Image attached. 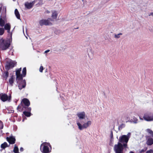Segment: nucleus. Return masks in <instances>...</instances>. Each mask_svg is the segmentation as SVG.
<instances>
[{"label":"nucleus","mask_w":153,"mask_h":153,"mask_svg":"<svg viewBox=\"0 0 153 153\" xmlns=\"http://www.w3.org/2000/svg\"><path fill=\"white\" fill-rule=\"evenodd\" d=\"M131 133H128L127 135H123L119 137V142L114 145V149L116 153H123V146L127 147V143L130 137Z\"/></svg>","instance_id":"1"},{"label":"nucleus","mask_w":153,"mask_h":153,"mask_svg":"<svg viewBox=\"0 0 153 153\" xmlns=\"http://www.w3.org/2000/svg\"><path fill=\"white\" fill-rule=\"evenodd\" d=\"M91 121H89L82 125L81 124V123H80L79 120H76V124L78 126L79 129L80 130H83L84 128H87L91 125Z\"/></svg>","instance_id":"2"},{"label":"nucleus","mask_w":153,"mask_h":153,"mask_svg":"<svg viewBox=\"0 0 153 153\" xmlns=\"http://www.w3.org/2000/svg\"><path fill=\"white\" fill-rule=\"evenodd\" d=\"M10 44L8 41H4L3 39H0V47L3 50L7 49L9 46Z\"/></svg>","instance_id":"3"},{"label":"nucleus","mask_w":153,"mask_h":153,"mask_svg":"<svg viewBox=\"0 0 153 153\" xmlns=\"http://www.w3.org/2000/svg\"><path fill=\"white\" fill-rule=\"evenodd\" d=\"M48 146H50L48 143H44L41 144L40 146V150L44 153H48L49 152Z\"/></svg>","instance_id":"4"},{"label":"nucleus","mask_w":153,"mask_h":153,"mask_svg":"<svg viewBox=\"0 0 153 153\" xmlns=\"http://www.w3.org/2000/svg\"><path fill=\"white\" fill-rule=\"evenodd\" d=\"M50 21H52V20L51 18H49L47 20L42 19L39 21V24L41 26L43 25H51L52 24L50 22Z\"/></svg>","instance_id":"5"},{"label":"nucleus","mask_w":153,"mask_h":153,"mask_svg":"<svg viewBox=\"0 0 153 153\" xmlns=\"http://www.w3.org/2000/svg\"><path fill=\"white\" fill-rule=\"evenodd\" d=\"M143 118L144 119L147 121H150L153 120V115H151L149 114L146 113L144 114Z\"/></svg>","instance_id":"6"},{"label":"nucleus","mask_w":153,"mask_h":153,"mask_svg":"<svg viewBox=\"0 0 153 153\" xmlns=\"http://www.w3.org/2000/svg\"><path fill=\"white\" fill-rule=\"evenodd\" d=\"M77 115L79 119L77 120H79L80 123H82L83 121L82 119H84L85 117V113L84 112H79L77 114Z\"/></svg>","instance_id":"7"},{"label":"nucleus","mask_w":153,"mask_h":153,"mask_svg":"<svg viewBox=\"0 0 153 153\" xmlns=\"http://www.w3.org/2000/svg\"><path fill=\"white\" fill-rule=\"evenodd\" d=\"M0 99L3 102H5L6 101H9L10 100V97H8L5 94H0Z\"/></svg>","instance_id":"8"},{"label":"nucleus","mask_w":153,"mask_h":153,"mask_svg":"<svg viewBox=\"0 0 153 153\" xmlns=\"http://www.w3.org/2000/svg\"><path fill=\"white\" fill-rule=\"evenodd\" d=\"M15 65V63L12 61H8L7 62L5 66V68L7 70H9L10 68L13 67Z\"/></svg>","instance_id":"9"},{"label":"nucleus","mask_w":153,"mask_h":153,"mask_svg":"<svg viewBox=\"0 0 153 153\" xmlns=\"http://www.w3.org/2000/svg\"><path fill=\"white\" fill-rule=\"evenodd\" d=\"M22 68H20L16 70V80H21L22 78L23 75L20 74Z\"/></svg>","instance_id":"10"},{"label":"nucleus","mask_w":153,"mask_h":153,"mask_svg":"<svg viewBox=\"0 0 153 153\" xmlns=\"http://www.w3.org/2000/svg\"><path fill=\"white\" fill-rule=\"evenodd\" d=\"M4 26V30H7V32L9 33V35L11 36H12V33L10 32V29L11 28V26L10 24L9 23H7L5 24Z\"/></svg>","instance_id":"11"},{"label":"nucleus","mask_w":153,"mask_h":153,"mask_svg":"<svg viewBox=\"0 0 153 153\" xmlns=\"http://www.w3.org/2000/svg\"><path fill=\"white\" fill-rule=\"evenodd\" d=\"M7 141L10 144H13L15 142L16 139L13 136H10L9 137H7L6 138Z\"/></svg>","instance_id":"12"},{"label":"nucleus","mask_w":153,"mask_h":153,"mask_svg":"<svg viewBox=\"0 0 153 153\" xmlns=\"http://www.w3.org/2000/svg\"><path fill=\"white\" fill-rule=\"evenodd\" d=\"M147 141L146 144L148 146H151L153 144V138L149 136H146Z\"/></svg>","instance_id":"13"},{"label":"nucleus","mask_w":153,"mask_h":153,"mask_svg":"<svg viewBox=\"0 0 153 153\" xmlns=\"http://www.w3.org/2000/svg\"><path fill=\"white\" fill-rule=\"evenodd\" d=\"M26 85V82L25 80H23L22 81V84H20L18 85L19 89L20 90L22 88H24Z\"/></svg>","instance_id":"14"},{"label":"nucleus","mask_w":153,"mask_h":153,"mask_svg":"<svg viewBox=\"0 0 153 153\" xmlns=\"http://www.w3.org/2000/svg\"><path fill=\"white\" fill-rule=\"evenodd\" d=\"M33 4L32 3L26 2L25 3V6L28 9H30L32 7Z\"/></svg>","instance_id":"15"},{"label":"nucleus","mask_w":153,"mask_h":153,"mask_svg":"<svg viewBox=\"0 0 153 153\" xmlns=\"http://www.w3.org/2000/svg\"><path fill=\"white\" fill-rule=\"evenodd\" d=\"M22 102L25 105L27 106H28L30 105V102L29 100L26 98H24L22 100Z\"/></svg>","instance_id":"16"},{"label":"nucleus","mask_w":153,"mask_h":153,"mask_svg":"<svg viewBox=\"0 0 153 153\" xmlns=\"http://www.w3.org/2000/svg\"><path fill=\"white\" fill-rule=\"evenodd\" d=\"M14 80V76H11L10 78L9 79V83L11 86H12L13 85Z\"/></svg>","instance_id":"17"},{"label":"nucleus","mask_w":153,"mask_h":153,"mask_svg":"<svg viewBox=\"0 0 153 153\" xmlns=\"http://www.w3.org/2000/svg\"><path fill=\"white\" fill-rule=\"evenodd\" d=\"M52 17L55 19H56L57 18L58 13L56 11H54L52 12Z\"/></svg>","instance_id":"18"},{"label":"nucleus","mask_w":153,"mask_h":153,"mask_svg":"<svg viewBox=\"0 0 153 153\" xmlns=\"http://www.w3.org/2000/svg\"><path fill=\"white\" fill-rule=\"evenodd\" d=\"M146 131L152 137H153V131L150 129L148 128L146 129Z\"/></svg>","instance_id":"19"},{"label":"nucleus","mask_w":153,"mask_h":153,"mask_svg":"<svg viewBox=\"0 0 153 153\" xmlns=\"http://www.w3.org/2000/svg\"><path fill=\"white\" fill-rule=\"evenodd\" d=\"M15 14L17 18L18 19H20V15L18 10L16 9H15Z\"/></svg>","instance_id":"20"},{"label":"nucleus","mask_w":153,"mask_h":153,"mask_svg":"<svg viewBox=\"0 0 153 153\" xmlns=\"http://www.w3.org/2000/svg\"><path fill=\"white\" fill-rule=\"evenodd\" d=\"M5 22L2 19L1 16L0 18V26L1 27H3L5 25Z\"/></svg>","instance_id":"21"},{"label":"nucleus","mask_w":153,"mask_h":153,"mask_svg":"<svg viewBox=\"0 0 153 153\" xmlns=\"http://www.w3.org/2000/svg\"><path fill=\"white\" fill-rule=\"evenodd\" d=\"M1 147L2 149H4L6 147H8V146L6 142H4L3 143L1 144Z\"/></svg>","instance_id":"22"},{"label":"nucleus","mask_w":153,"mask_h":153,"mask_svg":"<svg viewBox=\"0 0 153 153\" xmlns=\"http://www.w3.org/2000/svg\"><path fill=\"white\" fill-rule=\"evenodd\" d=\"M122 33H120L117 34H115L114 35V37L116 39H119L120 37V36L122 35Z\"/></svg>","instance_id":"23"},{"label":"nucleus","mask_w":153,"mask_h":153,"mask_svg":"<svg viewBox=\"0 0 153 153\" xmlns=\"http://www.w3.org/2000/svg\"><path fill=\"white\" fill-rule=\"evenodd\" d=\"M13 152L15 153H18L19 152L18 148L16 145L14 148Z\"/></svg>","instance_id":"24"},{"label":"nucleus","mask_w":153,"mask_h":153,"mask_svg":"<svg viewBox=\"0 0 153 153\" xmlns=\"http://www.w3.org/2000/svg\"><path fill=\"white\" fill-rule=\"evenodd\" d=\"M23 113L27 117H29L30 116L31 113L29 112L25 111H24Z\"/></svg>","instance_id":"25"},{"label":"nucleus","mask_w":153,"mask_h":153,"mask_svg":"<svg viewBox=\"0 0 153 153\" xmlns=\"http://www.w3.org/2000/svg\"><path fill=\"white\" fill-rule=\"evenodd\" d=\"M4 32V28H0V36L3 34Z\"/></svg>","instance_id":"26"},{"label":"nucleus","mask_w":153,"mask_h":153,"mask_svg":"<svg viewBox=\"0 0 153 153\" xmlns=\"http://www.w3.org/2000/svg\"><path fill=\"white\" fill-rule=\"evenodd\" d=\"M131 120H132L133 122L134 123H136L137 122V119L135 117H133Z\"/></svg>","instance_id":"27"},{"label":"nucleus","mask_w":153,"mask_h":153,"mask_svg":"<svg viewBox=\"0 0 153 153\" xmlns=\"http://www.w3.org/2000/svg\"><path fill=\"white\" fill-rule=\"evenodd\" d=\"M22 74L24 77L25 76L26 74V68H24L22 70Z\"/></svg>","instance_id":"28"},{"label":"nucleus","mask_w":153,"mask_h":153,"mask_svg":"<svg viewBox=\"0 0 153 153\" xmlns=\"http://www.w3.org/2000/svg\"><path fill=\"white\" fill-rule=\"evenodd\" d=\"M3 124L2 122L0 120V129H1L3 128Z\"/></svg>","instance_id":"29"},{"label":"nucleus","mask_w":153,"mask_h":153,"mask_svg":"<svg viewBox=\"0 0 153 153\" xmlns=\"http://www.w3.org/2000/svg\"><path fill=\"white\" fill-rule=\"evenodd\" d=\"M9 73L8 72H6L5 73L4 77L6 79H7Z\"/></svg>","instance_id":"30"},{"label":"nucleus","mask_w":153,"mask_h":153,"mask_svg":"<svg viewBox=\"0 0 153 153\" xmlns=\"http://www.w3.org/2000/svg\"><path fill=\"white\" fill-rule=\"evenodd\" d=\"M43 67L42 66H41L39 69V71L40 72H42L43 70Z\"/></svg>","instance_id":"31"},{"label":"nucleus","mask_w":153,"mask_h":153,"mask_svg":"<svg viewBox=\"0 0 153 153\" xmlns=\"http://www.w3.org/2000/svg\"><path fill=\"white\" fill-rule=\"evenodd\" d=\"M146 153H153V150L152 149H150L149 150L147 151Z\"/></svg>","instance_id":"32"},{"label":"nucleus","mask_w":153,"mask_h":153,"mask_svg":"<svg viewBox=\"0 0 153 153\" xmlns=\"http://www.w3.org/2000/svg\"><path fill=\"white\" fill-rule=\"evenodd\" d=\"M113 141H112V140L111 139V140H110V145L111 146H113Z\"/></svg>","instance_id":"33"},{"label":"nucleus","mask_w":153,"mask_h":153,"mask_svg":"<svg viewBox=\"0 0 153 153\" xmlns=\"http://www.w3.org/2000/svg\"><path fill=\"white\" fill-rule=\"evenodd\" d=\"M2 131L1 129H0V136L2 135Z\"/></svg>","instance_id":"34"},{"label":"nucleus","mask_w":153,"mask_h":153,"mask_svg":"<svg viewBox=\"0 0 153 153\" xmlns=\"http://www.w3.org/2000/svg\"><path fill=\"white\" fill-rule=\"evenodd\" d=\"M50 51V50H48L46 51H45V53H47L49 52Z\"/></svg>","instance_id":"35"},{"label":"nucleus","mask_w":153,"mask_h":153,"mask_svg":"<svg viewBox=\"0 0 153 153\" xmlns=\"http://www.w3.org/2000/svg\"><path fill=\"white\" fill-rule=\"evenodd\" d=\"M23 150V149L22 147H21L20 149V151L21 152H22Z\"/></svg>","instance_id":"36"},{"label":"nucleus","mask_w":153,"mask_h":153,"mask_svg":"<svg viewBox=\"0 0 153 153\" xmlns=\"http://www.w3.org/2000/svg\"><path fill=\"white\" fill-rule=\"evenodd\" d=\"M110 135H111V138L112 137H113V133H112V131H111Z\"/></svg>","instance_id":"37"},{"label":"nucleus","mask_w":153,"mask_h":153,"mask_svg":"<svg viewBox=\"0 0 153 153\" xmlns=\"http://www.w3.org/2000/svg\"><path fill=\"white\" fill-rule=\"evenodd\" d=\"M45 13H50V12L48 10H47L46 11Z\"/></svg>","instance_id":"38"},{"label":"nucleus","mask_w":153,"mask_h":153,"mask_svg":"<svg viewBox=\"0 0 153 153\" xmlns=\"http://www.w3.org/2000/svg\"><path fill=\"white\" fill-rule=\"evenodd\" d=\"M152 15H153V13H151L149 14V16H150V15H152Z\"/></svg>","instance_id":"39"},{"label":"nucleus","mask_w":153,"mask_h":153,"mask_svg":"<svg viewBox=\"0 0 153 153\" xmlns=\"http://www.w3.org/2000/svg\"><path fill=\"white\" fill-rule=\"evenodd\" d=\"M88 56H89V58H90V59H92V57H92V56H89V54H88Z\"/></svg>","instance_id":"40"},{"label":"nucleus","mask_w":153,"mask_h":153,"mask_svg":"<svg viewBox=\"0 0 153 153\" xmlns=\"http://www.w3.org/2000/svg\"><path fill=\"white\" fill-rule=\"evenodd\" d=\"M20 108V106H19L18 107H17V109H19V108Z\"/></svg>","instance_id":"41"},{"label":"nucleus","mask_w":153,"mask_h":153,"mask_svg":"<svg viewBox=\"0 0 153 153\" xmlns=\"http://www.w3.org/2000/svg\"><path fill=\"white\" fill-rule=\"evenodd\" d=\"M1 7H0V13H1Z\"/></svg>","instance_id":"42"},{"label":"nucleus","mask_w":153,"mask_h":153,"mask_svg":"<svg viewBox=\"0 0 153 153\" xmlns=\"http://www.w3.org/2000/svg\"><path fill=\"white\" fill-rule=\"evenodd\" d=\"M39 4H43V3H42V2L41 1L40 2H39Z\"/></svg>","instance_id":"43"},{"label":"nucleus","mask_w":153,"mask_h":153,"mask_svg":"<svg viewBox=\"0 0 153 153\" xmlns=\"http://www.w3.org/2000/svg\"><path fill=\"white\" fill-rule=\"evenodd\" d=\"M130 153H134L132 151H130Z\"/></svg>","instance_id":"44"},{"label":"nucleus","mask_w":153,"mask_h":153,"mask_svg":"<svg viewBox=\"0 0 153 153\" xmlns=\"http://www.w3.org/2000/svg\"><path fill=\"white\" fill-rule=\"evenodd\" d=\"M140 118L141 120H143V119L142 118H141L140 117Z\"/></svg>","instance_id":"45"},{"label":"nucleus","mask_w":153,"mask_h":153,"mask_svg":"<svg viewBox=\"0 0 153 153\" xmlns=\"http://www.w3.org/2000/svg\"><path fill=\"white\" fill-rule=\"evenodd\" d=\"M30 110H31V108H30Z\"/></svg>","instance_id":"46"},{"label":"nucleus","mask_w":153,"mask_h":153,"mask_svg":"<svg viewBox=\"0 0 153 153\" xmlns=\"http://www.w3.org/2000/svg\"><path fill=\"white\" fill-rule=\"evenodd\" d=\"M152 16H153V15H152Z\"/></svg>","instance_id":"47"}]
</instances>
